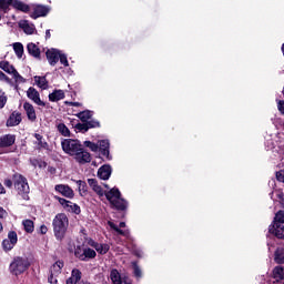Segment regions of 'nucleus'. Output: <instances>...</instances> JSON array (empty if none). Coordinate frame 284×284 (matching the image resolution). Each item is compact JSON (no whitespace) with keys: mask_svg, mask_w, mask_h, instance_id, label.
Instances as JSON below:
<instances>
[{"mask_svg":"<svg viewBox=\"0 0 284 284\" xmlns=\"http://www.w3.org/2000/svg\"><path fill=\"white\" fill-rule=\"evenodd\" d=\"M268 232L277 239H284V225H270Z\"/></svg>","mask_w":284,"mask_h":284,"instance_id":"412c9836","label":"nucleus"},{"mask_svg":"<svg viewBox=\"0 0 284 284\" xmlns=\"http://www.w3.org/2000/svg\"><path fill=\"white\" fill-rule=\"evenodd\" d=\"M27 97L30 99V101H33L36 105H40L41 108H45V102L41 100V94H39V91L37 89L30 87L27 90Z\"/></svg>","mask_w":284,"mask_h":284,"instance_id":"1a4fd4ad","label":"nucleus"},{"mask_svg":"<svg viewBox=\"0 0 284 284\" xmlns=\"http://www.w3.org/2000/svg\"><path fill=\"white\" fill-rule=\"evenodd\" d=\"M11 6L16 10H20L21 12H30V7L28 4H26V3H23L22 1L13 0Z\"/></svg>","mask_w":284,"mask_h":284,"instance_id":"bb28decb","label":"nucleus"},{"mask_svg":"<svg viewBox=\"0 0 284 284\" xmlns=\"http://www.w3.org/2000/svg\"><path fill=\"white\" fill-rule=\"evenodd\" d=\"M67 105H73L74 108H79L81 105V103L79 102H65Z\"/></svg>","mask_w":284,"mask_h":284,"instance_id":"052dcab7","label":"nucleus"},{"mask_svg":"<svg viewBox=\"0 0 284 284\" xmlns=\"http://www.w3.org/2000/svg\"><path fill=\"white\" fill-rule=\"evenodd\" d=\"M85 148H89L91 152H99V144L91 142V141H85L84 142Z\"/></svg>","mask_w":284,"mask_h":284,"instance_id":"a19ab883","label":"nucleus"},{"mask_svg":"<svg viewBox=\"0 0 284 284\" xmlns=\"http://www.w3.org/2000/svg\"><path fill=\"white\" fill-rule=\"evenodd\" d=\"M65 99V92L63 90H54L52 93L49 94V101L52 103H57V101H62Z\"/></svg>","mask_w":284,"mask_h":284,"instance_id":"4be33fe9","label":"nucleus"},{"mask_svg":"<svg viewBox=\"0 0 284 284\" xmlns=\"http://www.w3.org/2000/svg\"><path fill=\"white\" fill-rule=\"evenodd\" d=\"M45 54L50 65H57V63H59V57L61 55L60 50L49 49Z\"/></svg>","mask_w":284,"mask_h":284,"instance_id":"4468645a","label":"nucleus"},{"mask_svg":"<svg viewBox=\"0 0 284 284\" xmlns=\"http://www.w3.org/2000/svg\"><path fill=\"white\" fill-rule=\"evenodd\" d=\"M50 172H55V169H51Z\"/></svg>","mask_w":284,"mask_h":284,"instance_id":"774afa93","label":"nucleus"},{"mask_svg":"<svg viewBox=\"0 0 284 284\" xmlns=\"http://www.w3.org/2000/svg\"><path fill=\"white\" fill-rule=\"evenodd\" d=\"M271 199L273 201H278V203H281V205H284V194L283 191L281 190H275L271 193Z\"/></svg>","mask_w":284,"mask_h":284,"instance_id":"c756f323","label":"nucleus"},{"mask_svg":"<svg viewBox=\"0 0 284 284\" xmlns=\"http://www.w3.org/2000/svg\"><path fill=\"white\" fill-rule=\"evenodd\" d=\"M58 60H60V63L64 65V68H68V65H70V62H68V55H65L63 52L60 53Z\"/></svg>","mask_w":284,"mask_h":284,"instance_id":"c03bdc74","label":"nucleus"},{"mask_svg":"<svg viewBox=\"0 0 284 284\" xmlns=\"http://www.w3.org/2000/svg\"><path fill=\"white\" fill-rule=\"evenodd\" d=\"M7 240L13 242V244L17 245V243H18V241H19V237H18V235H17V232L10 231V232L8 233V239H7Z\"/></svg>","mask_w":284,"mask_h":284,"instance_id":"37998d69","label":"nucleus"},{"mask_svg":"<svg viewBox=\"0 0 284 284\" xmlns=\"http://www.w3.org/2000/svg\"><path fill=\"white\" fill-rule=\"evenodd\" d=\"M78 282L72 277L70 276L68 280H67V284H77Z\"/></svg>","mask_w":284,"mask_h":284,"instance_id":"bf43d9fd","label":"nucleus"},{"mask_svg":"<svg viewBox=\"0 0 284 284\" xmlns=\"http://www.w3.org/2000/svg\"><path fill=\"white\" fill-rule=\"evenodd\" d=\"M68 225H69V220L67 214L60 213L55 215V217L53 219L54 235L60 241L61 239H63V236H65V232H68Z\"/></svg>","mask_w":284,"mask_h":284,"instance_id":"f257e3e1","label":"nucleus"},{"mask_svg":"<svg viewBox=\"0 0 284 284\" xmlns=\"http://www.w3.org/2000/svg\"><path fill=\"white\" fill-rule=\"evenodd\" d=\"M64 263L63 261L59 260L51 266V274L59 276L61 271L63 270Z\"/></svg>","mask_w":284,"mask_h":284,"instance_id":"c85d7f7f","label":"nucleus"},{"mask_svg":"<svg viewBox=\"0 0 284 284\" xmlns=\"http://www.w3.org/2000/svg\"><path fill=\"white\" fill-rule=\"evenodd\" d=\"M27 50L29 52V54H31V57H34L36 59H39V57H41V50L39 49V47L33 43V42H30L28 45H27Z\"/></svg>","mask_w":284,"mask_h":284,"instance_id":"5701e85b","label":"nucleus"},{"mask_svg":"<svg viewBox=\"0 0 284 284\" xmlns=\"http://www.w3.org/2000/svg\"><path fill=\"white\" fill-rule=\"evenodd\" d=\"M71 278L79 283V281H81V271H79V268H73L71 272Z\"/></svg>","mask_w":284,"mask_h":284,"instance_id":"a18cd8bd","label":"nucleus"},{"mask_svg":"<svg viewBox=\"0 0 284 284\" xmlns=\"http://www.w3.org/2000/svg\"><path fill=\"white\" fill-rule=\"evenodd\" d=\"M73 156L75 161L81 164L90 163L92 161V155H90L88 151L83 150L82 146H80V150Z\"/></svg>","mask_w":284,"mask_h":284,"instance_id":"9b49d317","label":"nucleus"},{"mask_svg":"<svg viewBox=\"0 0 284 284\" xmlns=\"http://www.w3.org/2000/svg\"><path fill=\"white\" fill-rule=\"evenodd\" d=\"M34 139H36V145L38 150H47L48 142H45V140L43 139V135L36 133Z\"/></svg>","mask_w":284,"mask_h":284,"instance_id":"393cba45","label":"nucleus"},{"mask_svg":"<svg viewBox=\"0 0 284 284\" xmlns=\"http://www.w3.org/2000/svg\"><path fill=\"white\" fill-rule=\"evenodd\" d=\"M78 130H83L84 132H88L90 130V126H88V122L85 124H78Z\"/></svg>","mask_w":284,"mask_h":284,"instance_id":"5fc2aeb1","label":"nucleus"},{"mask_svg":"<svg viewBox=\"0 0 284 284\" xmlns=\"http://www.w3.org/2000/svg\"><path fill=\"white\" fill-rule=\"evenodd\" d=\"M54 190L65 199H74V190L68 184H58L54 186Z\"/></svg>","mask_w":284,"mask_h":284,"instance_id":"9d476101","label":"nucleus"},{"mask_svg":"<svg viewBox=\"0 0 284 284\" xmlns=\"http://www.w3.org/2000/svg\"><path fill=\"white\" fill-rule=\"evenodd\" d=\"M21 123V113L13 112L7 120V128H14Z\"/></svg>","mask_w":284,"mask_h":284,"instance_id":"6ab92c4d","label":"nucleus"},{"mask_svg":"<svg viewBox=\"0 0 284 284\" xmlns=\"http://www.w3.org/2000/svg\"><path fill=\"white\" fill-rule=\"evenodd\" d=\"M57 130L60 134H62V136H70V129H68L65 124L58 123Z\"/></svg>","mask_w":284,"mask_h":284,"instance_id":"4c0bfd02","label":"nucleus"},{"mask_svg":"<svg viewBox=\"0 0 284 284\" xmlns=\"http://www.w3.org/2000/svg\"><path fill=\"white\" fill-rule=\"evenodd\" d=\"M62 150L65 154H70V156H74L81 150V142L79 140L64 139L61 142Z\"/></svg>","mask_w":284,"mask_h":284,"instance_id":"39448f33","label":"nucleus"},{"mask_svg":"<svg viewBox=\"0 0 284 284\" xmlns=\"http://www.w3.org/2000/svg\"><path fill=\"white\" fill-rule=\"evenodd\" d=\"M119 227H125V222H121V223L119 224Z\"/></svg>","mask_w":284,"mask_h":284,"instance_id":"69168bd1","label":"nucleus"},{"mask_svg":"<svg viewBox=\"0 0 284 284\" xmlns=\"http://www.w3.org/2000/svg\"><path fill=\"white\" fill-rule=\"evenodd\" d=\"M16 138L12 134H6L0 138V148H10L14 145Z\"/></svg>","mask_w":284,"mask_h":284,"instance_id":"aec40b11","label":"nucleus"},{"mask_svg":"<svg viewBox=\"0 0 284 284\" xmlns=\"http://www.w3.org/2000/svg\"><path fill=\"white\" fill-rule=\"evenodd\" d=\"M4 185L6 187H12V180L10 179L4 180Z\"/></svg>","mask_w":284,"mask_h":284,"instance_id":"13d9d810","label":"nucleus"},{"mask_svg":"<svg viewBox=\"0 0 284 284\" xmlns=\"http://www.w3.org/2000/svg\"><path fill=\"white\" fill-rule=\"evenodd\" d=\"M276 179L277 181H280L281 183H284V170L280 171L276 173Z\"/></svg>","mask_w":284,"mask_h":284,"instance_id":"3c124183","label":"nucleus"},{"mask_svg":"<svg viewBox=\"0 0 284 284\" xmlns=\"http://www.w3.org/2000/svg\"><path fill=\"white\" fill-rule=\"evenodd\" d=\"M136 256H143V252L142 251H138L135 252Z\"/></svg>","mask_w":284,"mask_h":284,"instance_id":"e2e57ef3","label":"nucleus"},{"mask_svg":"<svg viewBox=\"0 0 284 284\" xmlns=\"http://www.w3.org/2000/svg\"><path fill=\"white\" fill-rule=\"evenodd\" d=\"M132 265H133L134 276H136V278H141L142 276L141 268L139 267V265H136L135 262H133Z\"/></svg>","mask_w":284,"mask_h":284,"instance_id":"49530a36","label":"nucleus"},{"mask_svg":"<svg viewBox=\"0 0 284 284\" xmlns=\"http://www.w3.org/2000/svg\"><path fill=\"white\" fill-rule=\"evenodd\" d=\"M13 183H14V187L18 191V194L24 201H28V199H30V196L28 195L30 194V185H28V180L23 178V175L16 173L13 175Z\"/></svg>","mask_w":284,"mask_h":284,"instance_id":"20e7f679","label":"nucleus"},{"mask_svg":"<svg viewBox=\"0 0 284 284\" xmlns=\"http://www.w3.org/2000/svg\"><path fill=\"white\" fill-rule=\"evenodd\" d=\"M34 82L36 85H38V88H40L41 90H48V80L45 79V77H34Z\"/></svg>","mask_w":284,"mask_h":284,"instance_id":"cd10ccee","label":"nucleus"},{"mask_svg":"<svg viewBox=\"0 0 284 284\" xmlns=\"http://www.w3.org/2000/svg\"><path fill=\"white\" fill-rule=\"evenodd\" d=\"M3 232V224L0 222V234Z\"/></svg>","mask_w":284,"mask_h":284,"instance_id":"338daca9","label":"nucleus"},{"mask_svg":"<svg viewBox=\"0 0 284 284\" xmlns=\"http://www.w3.org/2000/svg\"><path fill=\"white\" fill-rule=\"evenodd\" d=\"M0 68L3 70V72H7V74H11L16 83H26V79L19 74V71H17V69H14L10 62L6 60L0 61Z\"/></svg>","mask_w":284,"mask_h":284,"instance_id":"423d86ee","label":"nucleus"},{"mask_svg":"<svg viewBox=\"0 0 284 284\" xmlns=\"http://www.w3.org/2000/svg\"><path fill=\"white\" fill-rule=\"evenodd\" d=\"M98 148L99 152H101V154L105 156V159H108L109 161L112 159V156H110V142L108 140L99 141Z\"/></svg>","mask_w":284,"mask_h":284,"instance_id":"dca6fc26","label":"nucleus"},{"mask_svg":"<svg viewBox=\"0 0 284 284\" xmlns=\"http://www.w3.org/2000/svg\"><path fill=\"white\" fill-rule=\"evenodd\" d=\"M40 234H48V226L41 225L40 226Z\"/></svg>","mask_w":284,"mask_h":284,"instance_id":"4d7b16f0","label":"nucleus"},{"mask_svg":"<svg viewBox=\"0 0 284 284\" xmlns=\"http://www.w3.org/2000/svg\"><path fill=\"white\" fill-rule=\"evenodd\" d=\"M45 37H47V39H50V30L45 31Z\"/></svg>","mask_w":284,"mask_h":284,"instance_id":"0e129e2a","label":"nucleus"},{"mask_svg":"<svg viewBox=\"0 0 284 284\" xmlns=\"http://www.w3.org/2000/svg\"><path fill=\"white\" fill-rule=\"evenodd\" d=\"M77 258L80 261H90L91 258H97V251L90 247H80L78 246L74 252Z\"/></svg>","mask_w":284,"mask_h":284,"instance_id":"0eeeda50","label":"nucleus"},{"mask_svg":"<svg viewBox=\"0 0 284 284\" xmlns=\"http://www.w3.org/2000/svg\"><path fill=\"white\" fill-rule=\"evenodd\" d=\"M22 225L28 234H32L34 232V222L32 220L22 221Z\"/></svg>","mask_w":284,"mask_h":284,"instance_id":"f704fd0d","label":"nucleus"},{"mask_svg":"<svg viewBox=\"0 0 284 284\" xmlns=\"http://www.w3.org/2000/svg\"><path fill=\"white\" fill-rule=\"evenodd\" d=\"M88 123V128H99V121H95V120H91Z\"/></svg>","mask_w":284,"mask_h":284,"instance_id":"603ef678","label":"nucleus"},{"mask_svg":"<svg viewBox=\"0 0 284 284\" xmlns=\"http://www.w3.org/2000/svg\"><path fill=\"white\" fill-rule=\"evenodd\" d=\"M7 103H8V95H6V92L0 89V109L6 108Z\"/></svg>","mask_w":284,"mask_h":284,"instance_id":"ea45409f","label":"nucleus"},{"mask_svg":"<svg viewBox=\"0 0 284 284\" xmlns=\"http://www.w3.org/2000/svg\"><path fill=\"white\" fill-rule=\"evenodd\" d=\"M19 28L23 30L26 34H34V32H37V27L28 20H21L19 22Z\"/></svg>","mask_w":284,"mask_h":284,"instance_id":"f3484780","label":"nucleus"},{"mask_svg":"<svg viewBox=\"0 0 284 284\" xmlns=\"http://www.w3.org/2000/svg\"><path fill=\"white\" fill-rule=\"evenodd\" d=\"M284 223V212L283 211H278L276 214H275V217H274V221L271 225H283Z\"/></svg>","mask_w":284,"mask_h":284,"instance_id":"e433bc0d","label":"nucleus"},{"mask_svg":"<svg viewBox=\"0 0 284 284\" xmlns=\"http://www.w3.org/2000/svg\"><path fill=\"white\" fill-rule=\"evenodd\" d=\"M272 274H273V278L277 281V283L281 281H284V266H275L273 268Z\"/></svg>","mask_w":284,"mask_h":284,"instance_id":"b1692460","label":"nucleus"},{"mask_svg":"<svg viewBox=\"0 0 284 284\" xmlns=\"http://www.w3.org/2000/svg\"><path fill=\"white\" fill-rule=\"evenodd\" d=\"M0 81H6L7 83H10V78L6 75L2 71H0Z\"/></svg>","mask_w":284,"mask_h":284,"instance_id":"864d4df0","label":"nucleus"},{"mask_svg":"<svg viewBox=\"0 0 284 284\" xmlns=\"http://www.w3.org/2000/svg\"><path fill=\"white\" fill-rule=\"evenodd\" d=\"M9 270L11 274L19 276L23 274V272H28V270H30V260H28V257L17 256L11 262Z\"/></svg>","mask_w":284,"mask_h":284,"instance_id":"7ed1b4c3","label":"nucleus"},{"mask_svg":"<svg viewBox=\"0 0 284 284\" xmlns=\"http://www.w3.org/2000/svg\"><path fill=\"white\" fill-rule=\"evenodd\" d=\"M12 0H0V8L2 10H6V8H8L10 6V3L12 4Z\"/></svg>","mask_w":284,"mask_h":284,"instance_id":"de8ad7c7","label":"nucleus"},{"mask_svg":"<svg viewBox=\"0 0 284 284\" xmlns=\"http://www.w3.org/2000/svg\"><path fill=\"white\" fill-rule=\"evenodd\" d=\"M8 211L0 206V219H7Z\"/></svg>","mask_w":284,"mask_h":284,"instance_id":"6e6d98bb","label":"nucleus"},{"mask_svg":"<svg viewBox=\"0 0 284 284\" xmlns=\"http://www.w3.org/2000/svg\"><path fill=\"white\" fill-rule=\"evenodd\" d=\"M31 164L33 165V168H39L40 170H43L48 166V164L41 160H32Z\"/></svg>","mask_w":284,"mask_h":284,"instance_id":"79ce46f5","label":"nucleus"},{"mask_svg":"<svg viewBox=\"0 0 284 284\" xmlns=\"http://www.w3.org/2000/svg\"><path fill=\"white\" fill-rule=\"evenodd\" d=\"M89 245H91V247H94L95 252H98V254H108V252H110V245L109 244H101L98 242H90Z\"/></svg>","mask_w":284,"mask_h":284,"instance_id":"a211bd4d","label":"nucleus"},{"mask_svg":"<svg viewBox=\"0 0 284 284\" xmlns=\"http://www.w3.org/2000/svg\"><path fill=\"white\" fill-rule=\"evenodd\" d=\"M78 119H81L83 121V123H88V121H90V119H92V111L87 110V111H82L80 113L77 114Z\"/></svg>","mask_w":284,"mask_h":284,"instance_id":"c9c22d12","label":"nucleus"},{"mask_svg":"<svg viewBox=\"0 0 284 284\" xmlns=\"http://www.w3.org/2000/svg\"><path fill=\"white\" fill-rule=\"evenodd\" d=\"M108 225L111 227V230H114V232H116L121 236H130V231H128V230L123 231V230L119 229V226H116V224H114V222L108 221Z\"/></svg>","mask_w":284,"mask_h":284,"instance_id":"2f4dec72","label":"nucleus"},{"mask_svg":"<svg viewBox=\"0 0 284 284\" xmlns=\"http://www.w3.org/2000/svg\"><path fill=\"white\" fill-rule=\"evenodd\" d=\"M75 183H77L80 192H81V190L83 192H85V182L84 181L78 180V181H75Z\"/></svg>","mask_w":284,"mask_h":284,"instance_id":"09e8293b","label":"nucleus"},{"mask_svg":"<svg viewBox=\"0 0 284 284\" xmlns=\"http://www.w3.org/2000/svg\"><path fill=\"white\" fill-rule=\"evenodd\" d=\"M98 176L102 181H108L112 176V166L104 164L98 170Z\"/></svg>","mask_w":284,"mask_h":284,"instance_id":"2eb2a0df","label":"nucleus"},{"mask_svg":"<svg viewBox=\"0 0 284 284\" xmlns=\"http://www.w3.org/2000/svg\"><path fill=\"white\" fill-rule=\"evenodd\" d=\"M106 200L115 210H128V202L121 197V191L113 187L105 193Z\"/></svg>","mask_w":284,"mask_h":284,"instance_id":"f03ea898","label":"nucleus"},{"mask_svg":"<svg viewBox=\"0 0 284 284\" xmlns=\"http://www.w3.org/2000/svg\"><path fill=\"white\" fill-rule=\"evenodd\" d=\"M14 245L17 244L11 242L9 239L2 241V248L4 250V252H10L11 250L14 248Z\"/></svg>","mask_w":284,"mask_h":284,"instance_id":"58836bf2","label":"nucleus"},{"mask_svg":"<svg viewBox=\"0 0 284 284\" xmlns=\"http://www.w3.org/2000/svg\"><path fill=\"white\" fill-rule=\"evenodd\" d=\"M23 110L27 114L28 120L34 123V121H37V110H34V105H32V103L30 102H24Z\"/></svg>","mask_w":284,"mask_h":284,"instance_id":"ddd939ff","label":"nucleus"},{"mask_svg":"<svg viewBox=\"0 0 284 284\" xmlns=\"http://www.w3.org/2000/svg\"><path fill=\"white\" fill-rule=\"evenodd\" d=\"M12 48L16 57L23 59V44L21 42H14Z\"/></svg>","mask_w":284,"mask_h":284,"instance_id":"7c9ffc66","label":"nucleus"},{"mask_svg":"<svg viewBox=\"0 0 284 284\" xmlns=\"http://www.w3.org/2000/svg\"><path fill=\"white\" fill-rule=\"evenodd\" d=\"M110 278L113 284H122L123 282L121 281V273L116 270H112L110 273Z\"/></svg>","mask_w":284,"mask_h":284,"instance_id":"72a5a7b5","label":"nucleus"},{"mask_svg":"<svg viewBox=\"0 0 284 284\" xmlns=\"http://www.w3.org/2000/svg\"><path fill=\"white\" fill-rule=\"evenodd\" d=\"M0 194H6V187L0 183Z\"/></svg>","mask_w":284,"mask_h":284,"instance_id":"680f3d73","label":"nucleus"},{"mask_svg":"<svg viewBox=\"0 0 284 284\" xmlns=\"http://www.w3.org/2000/svg\"><path fill=\"white\" fill-rule=\"evenodd\" d=\"M88 183L94 192H97L100 196H104L105 193L103 192V189L99 185L95 179H89Z\"/></svg>","mask_w":284,"mask_h":284,"instance_id":"a878e982","label":"nucleus"},{"mask_svg":"<svg viewBox=\"0 0 284 284\" xmlns=\"http://www.w3.org/2000/svg\"><path fill=\"white\" fill-rule=\"evenodd\" d=\"M58 201H59L60 205H62V207H64V210L67 212H72L73 214H81L80 205L74 204L63 197H58Z\"/></svg>","mask_w":284,"mask_h":284,"instance_id":"6e6552de","label":"nucleus"},{"mask_svg":"<svg viewBox=\"0 0 284 284\" xmlns=\"http://www.w3.org/2000/svg\"><path fill=\"white\" fill-rule=\"evenodd\" d=\"M57 275L55 274H50V276L48 277V283H50V284H57V283H59V281L57 280V277H55Z\"/></svg>","mask_w":284,"mask_h":284,"instance_id":"8fccbe9b","label":"nucleus"},{"mask_svg":"<svg viewBox=\"0 0 284 284\" xmlns=\"http://www.w3.org/2000/svg\"><path fill=\"white\" fill-rule=\"evenodd\" d=\"M274 261L278 265H284V248H277L275 251Z\"/></svg>","mask_w":284,"mask_h":284,"instance_id":"473e14b6","label":"nucleus"},{"mask_svg":"<svg viewBox=\"0 0 284 284\" xmlns=\"http://www.w3.org/2000/svg\"><path fill=\"white\" fill-rule=\"evenodd\" d=\"M33 12L31 13V19H39V17H47L50 12V8L41 4L33 6Z\"/></svg>","mask_w":284,"mask_h":284,"instance_id":"f8f14e48","label":"nucleus"}]
</instances>
